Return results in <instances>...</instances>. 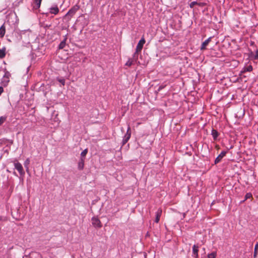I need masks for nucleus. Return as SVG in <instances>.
Returning a JSON list of instances; mask_svg holds the SVG:
<instances>
[{"label":"nucleus","mask_w":258,"mask_h":258,"mask_svg":"<svg viewBox=\"0 0 258 258\" xmlns=\"http://www.w3.org/2000/svg\"><path fill=\"white\" fill-rule=\"evenodd\" d=\"M198 249L199 247L196 245H194L192 246V256L195 258H198Z\"/></svg>","instance_id":"9"},{"label":"nucleus","mask_w":258,"mask_h":258,"mask_svg":"<svg viewBox=\"0 0 258 258\" xmlns=\"http://www.w3.org/2000/svg\"><path fill=\"white\" fill-rule=\"evenodd\" d=\"M41 1L42 0H35V3L37 8H39L40 7Z\"/></svg>","instance_id":"24"},{"label":"nucleus","mask_w":258,"mask_h":258,"mask_svg":"<svg viewBox=\"0 0 258 258\" xmlns=\"http://www.w3.org/2000/svg\"><path fill=\"white\" fill-rule=\"evenodd\" d=\"M227 152L225 151H223L221 152V153L216 157L215 160V164H216L220 162L222 159L225 156Z\"/></svg>","instance_id":"8"},{"label":"nucleus","mask_w":258,"mask_h":258,"mask_svg":"<svg viewBox=\"0 0 258 258\" xmlns=\"http://www.w3.org/2000/svg\"><path fill=\"white\" fill-rule=\"evenodd\" d=\"M145 43V40L143 37L141 38V39L138 42L136 48V51L134 54V57H135L137 55H138V52L139 51H140L143 47L144 44Z\"/></svg>","instance_id":"2"},{"label":"nucleus","mask_w":258,"mask_h":258,"mask_svg":"<svg viewBox=\"0 0 258 258\" xmlns=\"http://www.w3.org/2000/svg\"><path fill=\"white\" fill-rule=\"evenodd\" d=\"M6 118L3 116L0 117V125L5 121Z\"/></svg>","instance_id":"29"},{"label":"nucleus","mask_w":258,"mask_h":258,"mask_svg":"<svg viewBox=\"0 0 258 258\" xmlns=\"http://www.w3.org/2000/svg\"><path fill=\"white\" fill-rule=\"evenodd\" d=\"M15 169L17 170L19 174L21 176H23L25 174V172L23 170L22 164L19 162H16L14 163Z\"/></svg>","instance_id":"3"},{"label":"nucleus","mask_w":258,"mask_h":258,"mask_svg":"<svg viewBox=\"0 0 258 258\" xmlns=\"http://www.w3.org/2000/svg\"><path fill=\"white\" fill-rule=\"evenodd\" d=\"M217 255L216 252H213L211 253L208 254V258H216Z\"/></svg>","instance_id":"22"},{"label":"nucleus","mask_w":258,"mask_h":258,"mask_svg":"<svg viewBox=\"0 0 258 258\" xmlns=\"http://www.w3.org/2000/svg\"><path fill=\"white\" fill-rule=\"evenodd\" d=\"M49 12L51 14H52L54 15H56L59 12V9L57 6H55L54 7H52L50 8V9H49Z\"/></svg>","instance_id":"10"},{"label":"nucleus","mask_w":258,"mask_h":258,"mask_svg":"<svg viewBox=\"0 0 258 258\" xmlns=\"http://www.w3.org/2000/svg\"><path fill=\"white\" fill-rule=\"evenodd\" d=\"M66 40L67 38H65L62 41H61L58 46L59 49H62L65 47L66 44Z\"/></svg>","instance_id":"19"},{"label":"nucleus","mask_w":258,"mask_h":258,"mask_svg":"<svg viewBox=\"0 0 258 258\" xmlns=\"http://www.w3.org/2000/svg\"><path fill=\"white\" fill-rule=\"evenodd\" d=\"M92 224L94 227L98 228H101L102 226L100 220L95 217L92 218Z\"/></svg>","instance_id":"6"},{"label":"nucleus","mask_w":258,"mask_h":258,"mask_svg":"<svg viewBox=\"0 0 258 258\" xmlns=\"http://www.w3.org/2000/svg\"><path fill=\"white\" fill-rule=\"evenodd\" d=\"M10 74L8 72L5 73V75L3 77L4 82H6V83H8L9 82V76Z\"/></svg>","instance_id":"18"},{"label":"nucleus","mask_w":258,"mask_h":258,"mask_svg":"<svg viewBox=\"0 0 258 258\" xmlns=\"http://www.w3.org/2000/svg\"><path fill=\"white\" fill-rule=\"evenodd\" d=\"M30 164V160L29 158H27L24 162V166L25 167V168H26V170H28V165L29 164Z\"/></svg>","instance_id":"21"},{"label":"nucleus","mask_w":258,"mask_h":258,"mask_svg":"<svg viewBox=\"0 0 258 258\" xmlns=\"http://www.w3.org/2000/svg\"><path fill=\"white\" fill-rule=\"evenodd\" d=\"M80 9V6L78 5L74 6L67 13L66 15L73 16L77 11Z\"/></svg>","instance_id":"7"},{"label":"nucleus","mask_w":258,"mask_h":258,"mask_svg":"<svg viewBox=\"0 0 258 258\" xmlns=\"http://www.w3.org/2000/svg\"><path fill=\"white\" fill-rule=\"evenodd\" d=\"M211 37H209L208 39H207L205 41H204L202 44L201 46V49H205L206 47L207 46V45L209 44V43L210 42L211 39Z\"/></svg>","instance_id":"11"},{"label":"nucleus","mask_w":258,"mask_h":258,"mask_svg":"<svg viewBox=\"0 0 258 258\" xmlns=\"http://www.w3.org/2000/svg\"><path fill=\"white\" fill-rule=\"evenodd\" d=\"M253 58L254 59H256V60H257L258 59V49H257L256 51H255V55L253 56Z\"/></svg>","instance_id":"30"},{"label":"nucleus","mask_w":258,"mask_h":258,"mask_svg":"<svg viewBox=\"0 0 258 258\" xmlns=\"http://www.w3.org/2000/svg\"><path fill=\"white\" fill-rule=\"evenodd\" d=\"M130 130H131V128H130V125H128L126 133L124 136L123 139H122V142L123 145L125 144L131 138V133Z\"/></svg>","instance_id":"4"},{"label":"nucleus","mask_w":258,"mask_h":258,"mask_svg":"<svg viewBox=\"0 0 258 258\" xmlns=\"http://www.w3.org/2000/svg\"><path fill=\"white\" fill-rule=\"evenodd\" d=\"M162 89V87H160L159 88V90Z\"/></svg>","instance_id":"33"},{"label":"nucleus","mask_w":258,"mask_h":258,"mask_svg":"<svg viewBox=\"0 0 258 258\" xmlns=\"http://www.w3.org/2000/svg\"><path fill=\"white\" fill-rule=\"evenodd\" d=\"M196 4H197V2H192L190 5H189V6L190 8H192L195 5H196Z\"/></svg>","instance_id":"31"},{"label":"nucleus","mask_w":258,"mask_h":258,"mask_svg":"<svg viewBox=\"0 0 258 258\" xmlns=\"http://www.w3.org/2000/svg\"><path fill=\"white\" fill-rule=\"evenodd\" d=\"M58 81L60 82L63 86L65 84V80L64 79H58Z\"/></svg>","instance_id":"28"},{"label":"nucleus","mask_w":258,"mask_h":258,"mask_svg":"<svg viewBox=\"0 0 258 258\" xmlns=\"http://www.w3.org/2000/svg\"><path fill=\"white\" fill-rule=\"evenodd\" d=\"M252 67L251 65H249L248 66H247V67H244L242 71H241V73H245L246 72H251L252 71Z\"/></svg>","instance_id":"13"},{"label":"nucleus","mask_w":258,"mask_h":258,"mask_svg":"<svg viewBox=\"0 0 258 258\" xmlns=\"http://www.w3.org/2000/svg\"><path fill=\"white\" fill-rule=\"evenodd\" d=\"M257 251H258V243L257 242L254 247V254H253L254 257H256L257 253Z\"/></svg>","instance_id":"23"},{"label":"nucleus","mask_w":258,"mask_h":258,"mask_svg":"<svg viewBox=\"0 0 258 258\" xmlns=\"http://www.w3.org/2000/svg\"><path fill=\"white\" fill-rule=\"evenodd\" d=\"M28 32L29 33H30V30H29V29H28V30H22V31H21V36H22V35H24V34H25V33H28Z\"/></svg>","instance_id":"27"},{"label":"nucleus","mask_w":258,"mask_h":258,"mask_svg":"<svg viewBox=\"0 0 258 258\" xmlns=\"http://www.w3.org/2000/svg\"><path fill=\"white\" fill-rule=\"evenodd\" d=\"M130 130H131V128H130V125H128L126 133L124 136L123 139H122V142L123 145L125 144L131 138V133Z\"/></svg>","instance_id":"5"},{"label":"nucleus","mask_w":258,"mask_h":258,"mask_svg":"<svg viewBox=\"0 0 258 258\" xmlns=\"http://www.w3.org/2000/svg\"><path fill=\"white\" fill-rule=\"evenodd\" d=\"M137 57L138 55H137L135 57H134L133 56L132 58H129L127 61L125 63V65L129 67L131 66L133 64L134 60H136Z\"/></svg>","instance_id":"12"},{"label":"nucleus","mask_w":258,"mask_h":258,"mask_svg":"<svg viewBox=\"0 0 258 258\" xmlns=\"http://www.w3.org/2000/svg\"><path fill=\"white\" fill-rule=\"evenodd\" d=\"M13 218L16 220H20L24 218L25 213L23 211H11Z\"/></svg>","instance_id":"1"},{"label":"nucleus","mask_w":258,"mask_h":258,"mask_svg":"<svg viewBox=\"0 0 258 258\" xmlns=\"http://www.w3.org/2000/svg\"><path fill=\"white\" fill-rule=\"evenodd\" d=\"M87 152H88V150L87 149H85V150H84L81 153V155L82 157H85L86 156V155L87 154Z\"/></svg>","instance_id":"26"},{"label":"nucleus","mask_w":258,"mask_h":258,"mask_svg":"<svg viewBox=\"0 0 258 258\" xmlns=\"http://www.w3.org/2000/svg\"><path fill=\"white\" fill-rule=\"evenodd\" d=\"M162 211H158L156 214L155 222L158 223L161 216Z\"/></svg>","instance_id":"16"},{"label":"nucleus","mask_w":258,"mask_h":258,"mask_svg":"<svg viewBox=\"0 0 258 258\" xmlns=\"http://www.w3.org/2000/svg\"><path fill=\"white\" fill-rule=\"evenodd\" d=\"M6 30H5V27L4 26V25H3L0 27V36L1 37H4V36L5 34Z\"/></svg>","instance_id":"17"},{"label":"nucleus","mask_w":258,"mask_h":258,"mask_svg":"<svg viewBox=\"0 0 258 258\" xmlns=\"http://www.w3.org/2000/svg\"><path fill=\"white\" fill-rule=\"evenodd\" d=\"M6 48L4 47L0 49V58H4L6 55Z\"/></svg>","instance_id":"15"},{"label":"nucleus","mask_w":258,"mask_h":258,"mask_svg":"<svg viewBox=\"0 0 258 258\" xmlns=\"http://www.w3.org/2000/svg\"><path fill=\"white\" fill-rule=\"evenodd\" d=\"M252 197V194L250 192L247 193L245 196V200L250 199Z\"/></svg>","instance_id":"25"},{"label":"nucleus","mask_w":258,"mask_h":258,"mask_svg":"<svg viewBox=\"0 0 258 258\" xmlns=\"http://www.w3.org/2000/svg\"><path fill=\"white\" fill-rule=\"evenodd\" d=\"M211 135H212L213 139L214 140H216V139H217V138L219 135V133L216 130L213 129L211 132Z\"/></svg>","instance_id":"14"},{"label":"nucleus","mask_w":258,"mask_h":258,"mask_svg":"<svg viewBox=\"0 0 258 258\" xmlns=\"http://www.w3.org/2000/svg\"><path fill=\"white\" fill-rule=\"evenodd\" d=\"M84 160L82 159L78 163V168L80 170H82L84 168Z\"/></svg>","instance_id":"20"},{"label":"nucleus","mask_w":258,"mask_h":258,"mask_svg":"<svg viewBox=\"0 0 258 258\" xmlns=\"http://www.w3.org/2000/svg\"><path fill=\"white\" fill-rule=\"evenodd\" d=\"M3 91H4L3 88L2 87H0V95L3 92Z\"/></svg>","instance_id":"32"}]
</instances>
